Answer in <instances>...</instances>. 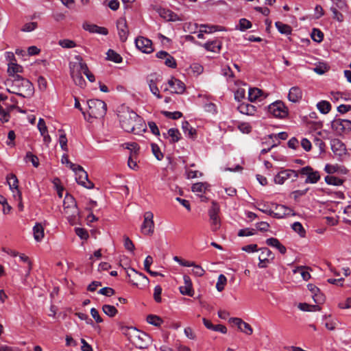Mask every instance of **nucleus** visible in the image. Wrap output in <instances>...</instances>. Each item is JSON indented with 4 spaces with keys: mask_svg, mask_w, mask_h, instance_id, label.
<instances>
[{
    "mask_svg": "<svg viewBox=\"0 0 351 351\" xmlns=\"http://www.w3.org/2000/svg\"><path fill=\"white\" fill-rule=\"evenodd\" d=\"M118 117L121 128L128 132L141 134L146 131L143 119L128 107H123L119 111Z\"/></svg>",
    "mask_w": 351,
    "mask_h": 351,
    "instance_id": "nucleus-1",
    "label": "nucleus"
},
{
    "mask_svg": "<svg viewBox=\"0 0 351 351\" xmlns=\"http://www.w3.org/2000/svg\"><path fill=\"white\" fill-rule=\"evenodd\" d=\"M34 86L32 82L19 75L15 76L12 80L10 88H8L9 93L16 94L22 97H31L34 93Z\"/></svg>",
    "mask_w": 351,
    "mask_h": 351,
    "instance_id": "nucleus-2",
    "label": "nucleus"
},
{
    "mask_svg": "<svg viewBox=\"0 0 351 351\" xmlns=\"http://www.w3.org/2000/svg\"><path fill=\"white\" fill-rule=\"evenodd\" d=\"M75 60L69 63L70 75L74 83L83 88L86 85V81L82 74L84 73V69H86V64L80 56H75Z\"/></svg>",
    "mask_w": 351,
    "mask_h": 351,
    "instance_id": "nucleus-3",
    "label": "nucleus"
},
{
    "mask_svg": "<svg viewBox=\"0 0 351 351\" xmlns=\"http://www.w3.org/2000/svg\"><path fill=\"white\" fill-rule=\"evenodd\" d=\"M64 215L69 222L73 225L77 223L80 215L79 209L75 198L67 194L63 202Z\"/></svg>",
    "mask_w": 351,
    "mask_h": 351,
    "instance_id": "nucleus-4",
    "label": "nucleus"
},
{
    "mask_svg": "<svg viewBox=\"0 0 351 351\" xmlns=\"http://www.w3.org/2000/svg\"><path fill=\"white\" fill-rule=\"evenodd\" d=\"M125 335L139 349L147 348L152 343V337L145 330H128Z\"/></svg>",
    "mask_w": 351,
    "mask_h": 351,
    "instance_id": "nucleus-5",
    "label": "nucleus"
},
{
    "mask_svg": "<svg viewBox=\"0 0 351 351\" xmlns=\"http://www.w3.org/2000/svg\"><path fill=\"white\" fill-rule=\"evenodd\" d=\"M89 117L100 119L105 116L107 110L106 103L99 99H90L87 101Z\"/></svg>",
    "mask_w": 351,
    "mask_h": 351,
    "instance_id": "nucleus-6",
    "label": "nucleus"
},
{
    "mask_svg": "<svg viewBox=\"0 0 351 351\" xmlns=\"http://www.w3.org/2000/svg\"><path fill=\"white\" fill-rule=\"evenodd\" d=\"M330 145L331 149L338 160L343 161L348 158L349 154L348 153L346 145L339 139H332Z\"/></svg>",
    "mask_w": 351,
    "mask_h": 351,
    "instance_id": "nucleus-7",
    "label": "nucleus"
},
{
    "mask_svg": "<svg viewBox=\"0 0 351 351\" xmlns=\"http://www.w3.org/2000/svg\"><path fill=\"white\" fill-rule=\"evenodd\" d=\"M298 176H305L304 182L306 184H316L321 178L320 173L318 171L315 170L311 166L304 167L297 171Z\"/></svg>",
    "mask_w": 351,
    "mask_h": 351,
    "instance_id": "nucleus-8",
    "label": "nucleus"
},
{
    "mask_svg": "<svg viewBox=\"0 0 351 351\" xmlns=\"http://www.w3.org/2000/svg\"><path fill=\"white\" fill-rule=\"evenodd\" d=\"M268 112L276 118L284 119L288 116L287 107L281 101H276L268 106Z\"/></svg>",
    "mask_w": 351,
    "mask_h": 351,
    "instance_id": "nucleus-9",
    "label": "nucleus"
},
{
    "mask_svg": "<svg viewBox=\"0 0 351 351\" xmlns=\"http://www.w3.org/2000/svg\"><path fill=\"white\" fill-rule=\"evenodd\" d=\"M298 178V172L293 169H283L274 177V181L277 184H283L287 180L295 182Z\"/></svg>",
    "mask_w": 351,
    "mask_h": 351,
    "instance_id": "nucleus-10",
    "label": "nucleus"
},
{
    "mask_svg": "<svg viewBox=\"0 0 351 351\" xmlns=\"http://www.w3.org/2000/svg\"><path fill=\"white\" fill-rule=\"evenodd\" d=\"M73 171L76 176L75 180L79 184L88 189H93L94 184L88 180V173L82 166L78 165Z\"/></svg>",
    "mask_w": 351,
    "mask_h": 351,
    "instance_id": "nucleus-11",
    "label": "nucleus"
},
{
    "mask_svg": "<svg viewBox=\"0 0 351 351\" xmlns=\"http://www.w3.org/2000/svg\"><path fill=\"white\" fill-rule=\"evenodd\" d=\"M143 217L141 232L145 235H152L154 232V214L151 211H147L144 213Z\"/></svg>",
    "mask_w": 351,
    "mask_h": 351,
    "instance_id": "nucleus-12",
    "label": "nucleus"
},
{
    "mask_svg": "<svg viewBox=\"0 0 351 351\" xmlns=\"http://www.w3.org/2000/svg\"><path fill=\"white\" fill-rule=\"evenodd\" d=\"M332 128L337 133H348L351 131V121L348 119H335L332 122Z\"/></svg>",
    "mask_w": 351,
    "mask_h": 351,
    "instance_id": "nucleus-13",
    "label": "nucleus"
},
{
    "mask_svg": "<svg viewBox=\"0 0 351 351\" xmlns=\"http://www.w3.org/2000/svg\"><path fill=\"white\" fill-rule=\"evenodd\" d=\"M127 275L130 278V281L135 286H138L139 282L147 283L148 278L142 273L138 272L133 268H130L127 271Z\"/></svg>",
    "mask_w": 351,
    "mask_h": 351,
    "instance_id": "nucleus-14",
    "label": "nucleus"
},
{
    "mask_svg": "<svg viewBox=\"0 0 351 351\" xmlns=\"http://www.w3.org/2000/svg\"><path fill=\"white\" fill-rule=\"evenodd\" d=\"M135 44L136 47L143 53H150L154 51L152 40L145 37L137 38Z\"/></svg>",
    "mask_w": 351,
    "mask_h": 351,
    "instance_id": "nucleus-15",
    "label": "nucleus"
},
{
    "mask_svg": "<svg viewBox=\"0 0 351 351\" xmlns=\"http://www.w3.org/2000/svg\"><path fill=\"white\" fill-rule=\"evenodd\" d=\"M117 27L121 41L125 42L129 35V29L125 18H119L117 22Z\"/></svg>",
    "mask_w": 351,
    "mask_h": 351,
    "instance_id": "nucleus-16",
    "label": "nucleus"
},
{
    "mask_svg": "<svg viewBox=\"0 0 351 351\" xmlns=\"http://www.w3.org/2000/svg\"><path fill=\"white\" fill-rule=\"evenodd\" d=\"M156 57L159 59L165 60L164 64L168 67L175 69L177 66V62L175 58L169 53L165 51H160L156 53Z\"/></svg>",
    "mask_w": 351,
    "mask_h": 351,
    "instance_id": "nucleus-17",
    "label": "nucleus"
},
{
    "mask_svg": "<svg viewBox=\"0 0 351 351\" xmlns=\"http://www.w3.org/2000/svg\"><path fill=\"white\" fill-rule=\"evenodd\" d=\"M168 84L169 87L171 88L172 93L176 94H182L185 90V85L184 84L175 77H171L168 81Z\"/></svg>",
    "mask_w": 351,
    "mask_h": 351,
    "instance_id": "nucleus-18",
    "label": "nucleus"
},
{
    "mask_svg": "<svg viewBox=\"0 0 351 351\" xmlns=\"http://www.w3.org/2000/svg\"><path fill=\"white\" fill-rule=\"evenodd\" d=\"M307 288L311 292L312 298L315 304H322L324 302L325 297L317 286L313 284H308Z\"/></svg>",
    "mask_w": 351,
    "mask_h": 351,
    "instance_id": "nucleus-19",
    "label": "nucleus"
},
{
    "mask_svg": "<svg viewBox=\"0 0 351 351\" xmlns=\"http://www.w3.org/2000/svg\"><path fill=\"white\" fill-rule=\"evenodd\" d=\"M158 12L160 17L167 21H177L180 20V17L176 14L168 9L159 8Z\"/></svg>",
    "mask_w": 351,
    "mask_h": 351,
    "instance_id": "nucleus-20",
    "label": "nucleus"
},
{
    "mask_svg": "<svg viewBox=\"0 0 351 351\" xmlns=\"http://www.w3.org/2000/svg\"><path fill=\"white\" fill-rule=\"evenodd\" d=\"M184 285L180 287V291L182 295L193 296V290L192 282L189 276L185 275L183 277Z\"/></svg>",
    "mask_w": 351,
    "mask_h": 351,
    "instance_id": "nucleus-21",
    "label": "nucleus"
},
{
    "mask_svg": "<svg viewBox=\"0 0 351 351\" xmlns=\"http://www.w3.org/2000/svg\"><path fill=\"white\" fill-rule=\"evenodd\" d=\"M292 211L291 208L284 205L278 204L276 206V211H273L272 216L277 219H281L286 215H290Z\"/></svg>",
    "mask_w": 351,
    "mask_h": 351,
    "instance_id": "nucleus-22",
    "label": "nucleus"
},
{
    "mask_svg": "<svg viewBox=\"0 0 351 351\" xmlns=\"http://www.w3.org/2000/svg\"><path fill=\"white\" fill-rule=\"evenodd\" d=\"M302 98V91L298 86H293L290 88L288 99L293 103L300 101Z\"/></svg>",
    "mask_w": 351,
    "mask_h": 351,
    "instance_id": "nucleus-23",
    "label": "nucleus"
},
{
    "mask_svg": "<svg viewBox=\"0 0 351 351\" xmlns=\"http://www.w3.org/2000/svg\"><path fill=\"white\" fill-rule=\"evenodd\" d=\"M230 327L237 328V329H252L249 324L243 321L239 317H232L229 319Z\"/></svg>",
    "mask_w": 351,
    "mask_h": 351,
    "instance_id": "nucleus-24",
    "label": "nucleus"
},
{
    "mask_svg": "<svg viewBox=\"0 0 351 351\" xmlns=\"http://www.w3.org/2000/svg\"><path fill=\"white\" fill-rule=\"evenodd\" d=\"M7 180H8V183L9 184L10 189L11 190H13V189L16 190V191L17 192V195H18L19 199H21V193L19 189V186H18L19 181H18L16 176L14 174L11 173L7 176Z\"/></svg>",
    "mask_w": 351,
    "mask_h": 351,
    "instance_id": "nucleus-25",
    "label": "nucleus"
},
{
    "mask_svg": "<svg viewBox=\"0 0 351 351\" xmlns=\"http://www.w3.org/2000/svg\"><path fill=\"white\" fill-rule=\"evenodd\" d=\"M238 110L243 114H246V115H254L255 112H256V107L254 106L253 105H251L250 104H245V103H242L241 104L238 108H237Z\"/></svg>",
    "mask_w": 351,
    "mask_h": 351,
    "instance_id": "nucleus-26",
    "label": "nucleus"
},
{
    "mask_svg": "<svg viewBox=\"0 0 351 351\" xmlns=\"http://www.w3.org/2000/svg\"><path fill=\"white\" fill-rule=\"evenodd\" d=\"M23 67L14 62H10L8 64V73L10 76H12L15 79V76L19 75V73L23 72Z\"/></svg>",
    "mask_w": 351,
    "mask_h": 351,
    "instance_id": "nucleus-27",
    "label": "nucleus"
},
{
    "mask_svg": "<svg viewBox=\"0 0 351 351\" xmlns=\"http://www.w3.org/2000/svg\"><path fill=\"white\" fill-rule=\"evenodd\" d=\"M34 238L39 242L44 237V228L41 223H37L33 228Z\"/></svg>",
    "mask_w": 351,
    "mask_h": 351,
    "instance_id": "nucleus-28",
    "label": "nucleus"
},
{
    "mask_svg": "<svg viewBox=\"0 0 351 351\" xmlns=\"http://www.w3.org/2000/svg\"><path fill=\"white\" fill-rule=\"evenodd\" d=\"M182 128L184 134L189 138H193L196 136L195 129L191 127L188 121L182 122Z\"/></svg>",
    "mask_w": 351,
    "mask_h": 351,
    "instance_id": "nucleus-29",
    "label": "nucleus"
},
{
    "mask_svg": "<svg viewBox=\"0 0 351 351\" xmlns=\"http://www.w3.org/2000/svg\"><path fill=\"white\" fill-rule=\"evenodd\" d=\"M324 180L327 184L332 186H341L343 183V180L332 175L326 176Z\"/></svg>",
    "mask_w": 351,
    "mask_h": 351,
    "instance_id": "nucleus-30",
    "label": "nucleus"
},
{
    "mask_svg": "<svg viewBox=\"0 0 351 351\" xmlns=\"http://www.w3.org/2000/svg\"><path fill=\"white\" fill-rule=\"evenodd\" d=\"M258 250L261 251V254L259 255L258 258H262L263 261H267V263H269V259H274V254L269 248L261 247Z\"/></svg>",
    "mask_w": 351,
    "mask_h": 351,
    "instance_id": "nucleus-31",
    "label": "nucleus"
},
{
    "mask_svg": "<svg viewBox=\"0 0 351 351\" xmlns=\"http://www.w3.org/2000/svg\"><path fill=\"white\" fill-rule=\"evenodd\" d=\"M263 91L258 88H252L248 91V99L251 102L256 101L262 95Z\"/></svg>",
    "mask_w": 351,
    "mask_h": 351,
    "instance_id": "nucleus-32",
    "label": "nucleus"
},
{
    "mask_svg": "<svg viewBox=\"0 0 351 351\" xmlns=\"http://www.w3.org/2000/svg\"><path fill=\"white\" fill-rule=\"evenodd\" d=\"M156 81H157L156 77L155 79L151 78V79L148 80L149 87L151 92L157 98L160 99V98H162V96L160 95L159 89L157 86Z\"/></svg>",
    "mask_w": 351,
    "mask_h": 351,
    "instance_id": "nucleus-33",
    "label": "nucleus"
},
{
    "mask_svg": "<svg viewBox=\"0 0 351 351\" xmlns=\"http://www.w3.org/2000/svg\"><path fill=\"white\" fill-rule=\"evenodd\" d=\"M317 109L322 114H328L331 110V105L327 101H321L317 104Z\"/></svg>",
    "mask_w": 351,
    "mask_h": 351,
    "instance_id": "nucleus-34",
    "label": "nucleus"
},
{
    "mask_svg": "<svg viewBox=\"0 0 351 351\" xmlns=\"http://www.w3.org/2000/svg\"><path fill=\"white\" fill-rule=\"evenodd\" d=\"M275 25L281 34L288 35L291 32V27L289 25L285 24L280 21H277Z\"/></svg>",
    "mask_w": 351,
    "mask_h": 351,
    "instance_id": "nucleus-35",
    "label": "nucleus"
},
{
    "mask_svg": "<svg viewBox=\"0 0 351 351\" xmlns=\"http://www.w3.org/2000/svg\"><path fill=\"white\" fill-rule=\"evenodd\" d=\"M107 60L112 61L115 63H120L122 62L121 56L112 49H109L106 53Z\"/></svg>",
    "mask_w": 351,
    "mask_h": 351,
    "instance_id": "nucleus-36",
    "label": "nucleus"
},
{
    "mask_svg": "<svg viewBox=\"0 0 351 351\" xmlns=\"http://www.w3.org/2000/svg\"><path fill=\"white\" fill-rule=\"evenodd\" d=\"M102 310L106 315L110 317L115 316L118 313L114 306L109 304H104L102 306Z\"/></svg>",
    "mask_w": 351,
    "mask_h": 351,
    "instance_id": "nucleus-37",
    "label": "nucleus"
},
{
    "mask_svg": "<svg viewBox=\"0 0 351 351\" xmlns=\"http://www.w3.org/2000/svg\"><path fill=\"white\" fill-rule=\"evenodd\" d=\"M147 322L156 327L160 326L163 322L162 319L160 317L154 315H149L147 317Z\"/></svg>",
    "mask_w": 351,
    "mask_h": 351,
    "instance_id": "nucleus-38",
    "label": "nucleus"
},
{
    "mask_svg": "<svg viewBox=\"0 0 351 351\" xmlns=\"http://www.w3.org/2000/svg\"><path fill=\"white\" fill-rule=\"evenodd\" d=\"M153 263V258L151 256H147L144 261V267L147 272H148L150 275L153 276H157L158 275V272L151 271L149 267L150 265Z\"/></svg>",
    "mask_w": 351,
    "mask_h": 351,
    "instance_id": "nucleus-39",
    "label": "nucleus"
},
{
    "mask_svg": "<svg viewBox=\"0 0 351 351\" xmlns=\"http://www.w3.org/2000/svg\"><path fill=\"white\" fill-rule=\"evenodd\" d=\"M294 274L299 273L302 277L303 280H308L311 278V274L308 271L307 269L304 267H298L295 269L293 271Z\"/></svg>",
    "mask_w": 351,
    "mask_h": 351,
    "instance_id": "nucleus-40",
    "label": "nucleus"
},
{
    "mask_svg": "<svg viewBox=\"0 0 351 351\" xmlns=\"http://www.w3.org/2000/svg\"><path fill=\"white\" fill-rule=\"evenodd\" d=\"M25 160L26 162L30 161L34 167L39 166L38 158L30 152H27Z\"/></svg>",
    "mask_w": 351,
    "mask_h": 351,
    "instance_id": "nucleus-41",
    "label": "nucleus"
},
{
    "mask_svg": "<svg viewBox=\"0 0 351 351\" xmlns=\"http://www.w3.org/2000/svg\"><path fill=\"white\" fill-rule=\"evenodd\" d=\"M167 134L171 138V141L172 143L178 142L180 138V134L178 129L170 128L167 132Z\"/></svg>",
    "mask_w": 351,
    "mask_h": 351,
    "instance_id": "nucleus-42",
    "label": "nucleus"
},
{
    "mask_svg": "<svg viewBox=\"0 0 351 351\" xmlns=\"http://www.w3.org/2000/svg\"><path fill=\"white\" fill-rule=\"evenodd\" d=\"M227 282V278L223 274H220L218 277V280L216 284V288L217 291H222L224 289V287Z\"/></svg>",
    "mask_w": 351,
    "mask_h": 351,
    "instance_id": "nucleus-43",
    "label": "nucleus"
},
{
    "mask_svg": "<svg viewBox=\"0 0 351 351\" xmlns=\"http://www.w3.org/2000/svg\"><path fill=\"white\" fill-rule=\"evenodd\" d=\"M341 167L338 165L326 164L324 167V171L328 174L332 175L336 172L339 171Z\"/></svg>",
    "mask_w": 351,
    "mask_h": 351,
    "instance_id": "nucleus-44",
    "label": "nucleus"
},
{
    "mask_svg": "<svg viewBox=\"0 0 351 351\" xmlns=\"http://www.w3.org/2000/svg\"><path fill=\"white\" fill-rule=\"evenodd\" d=\"M204 48L212 52H217L220 49V46L216 41L208 42L204 44Z\"/></svg>",
    "mask_w": 351,
    "mask_h": 351,
    "instance_id": "nucleus-45",
    "label": "nucleus"
},
{
    "mask_svg": "<svg viewBox=\"0 0 351 351\" xmlns=\"http://www.w3.org/2000/svg\"><path fill=\"white\" fill-rule=\"evenodd\" d=\"M0 204L3 206V213L5 215L9 214L12 210V206H10L5 197L0 194Z\"/></svg>",
    "mask_w": 351,
    "mask_h": 351,
    "instance_id": "nucleus-46",
    "label": "nucleus"
},
{
    "mask_svg": "<svg viewBox=\"0 0 351 351\" xmlns=\"http://www.w3.org/2000/svg\"><path fill=\"white\" fill-rule=\"evenodd\" d=\"M292 229L297 233L299 234V235L301 237H304L306 234V231L304 229L302 225L300 222H295L292 224Z\"/></svg>",
    "mask_w": 351,
    "mask_h": 351,
    "instance_id": "nucleus-47",
    "label": "nucleus"
},
{
    "mask_svg": "<svg viewBox=\"0 0 351 351\" xmlns=\"http://www.w3.org/2000/svg\"><path fill=\"white\" fill-rule=\"evenodd\" d=\"M323 38H324V34L322 32V31H320L318 29H315V28H314L313 29V32L311 33V38L314 41H315L317 43H320L322 41Z\"/></svg>",
    "mask_w": 351,
    "mask_h": 351,
    "instance_id": "nucleus-48",
    "label": "nucleus"
},
{
    "mask_svg": "<svg viewBox=\"0 0 351 351\" xmlns=\"http://www.w3.org/2000/svg\"><path fill=\"white\" fill-rule=\"evenodd\" d=\"M211 229L213 232L217 231L221 227L219 216L210 217Z\"/></svg>",
    "mask_w": 351,
    "mask_h": 351,
    "instance_id": "nucleus-49",
    "label": "nucleus"
},
{
    "mask_svg": "<svg viewBox=\"0 0 351 351\" xmlns=\"http://www.w3.org/2000/svg\"><path fill=\"white\" fill-rule=\"evenodd\" d=\"M339 322L329 317L326 319L325 326L327 329H335L339 327Z\"/></svg>",
    "mask_w": 351,
    "mask_h": 351,
    "instance_id": "nucleus-50",
    "label": "nucleus"
},
{
    "mask_svg": "<svg viewBox=\"0 0 351 351\" xmlns=\"http://www.w3.org/2000/svg\"><path fill=\"white\" fill-rule=\"evenodd\" d=\"M19 258L21 261L27 264V275H29L32 269V263L29 258L25 254H19Z\"/></svg>",
    "mask_w": 351,
    "mask_h": 351,
    "instance_id": "nucleus-51",
    "label": "nucleus"
},
{
    "mask_svg": "<svg viewBox=\"0 0 351 351\" xmlns=\"http://www.w3.org/2000/svg\"><path fill=\"white\" fill-rule=\"evenodd\" d=\"M58 44L63 48H73L76 46L75 43L73 40L69 39L60 40Z\"/></svg>",
    "mask_w": 351,
    "mask_h": 351,
    "instance_id": "nucleus-52",
    "label": "nucleus"
},
{
    "mask_svg": "<svg viewBox=\"0 0 351 351\" xmlns=\"http://www.w3.org/2000/svg\"><path fill=\"white\" fill-rule=\"evenodd\" d=\"M59 132H62V134H60V137H59V143H60V147H61L62 149L64 150V152H68L67 138H66V134L61 130H60Z\"/></svg>",
    "mask_w": 351,
    "mask_h": 351,
    "instance_id": "nucleus-53",
    "label": "nucleus"
},
{
    "mask_svg": "<svg viewBox=\"0 0 351 351\" xmlns=\"http://www.w3.org/2000/svg\"><path fill=\"white\" fill-rule=\"evenodd\" d=\"M219 212V205L216 202H213L212 206L208 210L209 217L219 216V215H218Z\"/></svg>",
    "mask_w": 351,
    "mask_h": 351,
    "instance_id": "nucleus-54",
    "label": "nucleus"
},
{
    "mask_svg": "<svg viewBox=\"0 0 351 351\" xmlns=\"http://www.w3.org/2000/svg\"><path fill=\"white\" fill-rule=\"evenodd\" d=\"M239 25L241 31H245L252 27V23L246 19H241Z\"/></svg>",
    "mask_w": 351,
    "mask_h": 351,
    "instance_id": "nucleus-55",
    "label": "nucleus"
},
{
    "mask_svg": "<svg viewBox=\"0 0 351 351\" xmlns=\"http://www.w3.org/2000/svg\"><path fill=\"white\" fill-rule=\"evenodd\" d=\"M61 162L62 164H66V165L69 166V167L71 169V170H74L75 169V168L79 165H76V164H74L73 162H71L69 160V156L67 154H64L62 155V158H61Z\"/></svg>",
    "mask_w": 351,
    "mask_h": 351,
    "instance_id": "nucleus-56",
    "label": "nucleus"
},
{
    "mask_svg": "<svg viewBox=\"0 0 351 351\" xmlns=\"http://www.w3.org/2000/svg\"><path fill=\"white\" fill-rule=\"evenodd\" d=\"M185 173L188 179L195 178L202 175L201 172L190 169L187 167H186Z\"/></svg>",
    "mask_w": 351,
    "mask_h": 351,
    "instance_id": "nucleus-57",
    "label": "nucleus"
},
{
    "mask_svg": "<svg viewBox=\"0 0 351 351\" xmlns=\"http://www.w3.org/2000/svg\"><path fill=\"white\" fill-rule=\"evenodd\" d=\"M329 69V67L324 63L319 64V65H317L315 68H313V71L319 74L322 75L325 73L326 71H328Z\"/></svg>",
    "mask_w": 351,
    "mask_h": 351,
    "instance_id": "nucleus-58",
    "label": "nucleus"
},
{
    "mask_svg": "<svg viewBox=\"0 0 351 351\" xmlns=\"http://www.w3.org/2000/svg\"><path fill=\"white\" fill-rule=\"evenodd\" d=\"M313 143L315 146L319 147L320 152H325L326 145L319 136H315L313 138Z\"/></svg>",
    "mask_w": 351,
    "mask_h": 351,
    "instance_id": "nucleus-59",
    "label": "nucleus"
},
{
    "mask_svg": "<svg viewBox=\"0 0 351 351\" xmlns=\"http://www.w3.org/2000/svg\"><path fill=\"white\" fill-rule=\"evenodd\" d=\"M162 114L166 117L171 119H178L180 117H182V112L179 111H175V112H168V111H163Z\"/></svg>",
    "mask_w": 351,
    "mask_h": 351,
    "instance_id": "nucleus-60",
    "label": "nucleus"
},
{
    "mask_svg": "<svg viewBox=\"0 0 351 351\" xmlns=\"http://www.w3.org/2000/svg\"><path fill=\"white\" fill-rule=\"evenodd\" d=\"M152 150L157 160H161L163 158V154L160 152L159 147L156 144L152 143Z\"/></svg>",
    "mask_w": 351,
    "mask_h": 351,
    "instance_id": "nucleus-61",
    "label": "nucleus"
},
{
    "mask_svg": "<svg viewBox=\"0 0 351 351\" xmlns=\"http://www.w3.org/2000/svg\"><path fill=\"white\" fill-rule=\"evenodd\" d=\"M126 148L130 150V155L137 156L139 147L136 143H128Z\"/></svg>",
    "mask_w": 351,
    "mask_h": 351,
    "instance_id": "nucleus-62",
    "label": "nucleus"
},
{
    "mask_svg": "<svg viewBox=\"0 0 351 351\" xmlns=\"http://www.w3.org/2000/svg\"><path fill=\"white\" fill-rule=\"evenodd\" d=\"M37 127L41 135H44L45 133L48 132L47 127L43 119H39Z\"/></svg>",
    "mask_w": 351,
    "mask_h": 351,
    "instance_id": "nucleus-63",
    "label": "nucleus"
},
{
    "mask_svg": "<svg viewBox=\"0 0 351 351\" xmlns=\"http://www.w3.org/2000/svg\"><path fill=\"white\" fill-rule=\"evenodd\" d=\"M36 22H30L25 23L21 29L22 32H29L34 30L37 27Z\"/></svg>",
    "mask_w": 351,
    "mask_h": 351,
    "instance_id": "nucleus-64",
    "label": "nucleus"
}]
</instances>
